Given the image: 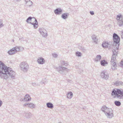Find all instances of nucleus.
I'll return each instance as SVG.
<instances>
[{
	"instance_id": "1",
	"label": "nucleus",
	"mask_w": 123,
	"mask_h": 123,
	"mask_svg": "<svg viewBox=\"0 0 123 123\" xmlns=\"http://www.w3.org/2000/svg\"><path fill=\"white\" fill-rule=\"evenodd\" d=\"M16 73L12 68L8 67L1 61H0V78L6 80L9 77L8 75L12 79H15Z\"/></svg>"
},
{
	"instance_id": "2",
	"label": "nucleus",
	"mask_w": 123,
	"mask_h": 123,
	"mask_svg": "<svg viewBox=\"0 0 123 123\" xmlns=\"http://www.w3.org/2000/svg\"><path fill=\"white\" fill-rule=\"evenodd\" d=\"M113 38L114 42L113 46H114V47L112 48L113 54L111 61V63H113L116 59L120 45V38L118 35L116 33H114L113 35Z\"/></svg>"
},
{
	"instance_id": "3",
	"label": "nucleus",
	"mask_w": 123,
	"mask_h": 123,
	"mask_svg": "<svg viewBox=\"0 0 123 123\" xmlns=\"http://www.w3.org/2000/svg\"><path fill=\"white\" fill-rule=\"evenodd\" d=\"M61 66L59 67H56L55 68L56 70L59 73L62 75H65L68 71L67 68L63 67V66H67L68 65V63L67 61H60Z\"/></svg>"
},
{
	"instance_id": "4",
	"label": "nucleus",
	"mask_w": 123,
	"mask_h": 123,
	"mask_svg": "<svg viewBox=\"0 0 123 123\" xmlns=\"http://www.w3.org/2000/svg\"><path fill=\"white\" fill-rule=\"evenodd\" d=\"M112 96L115 95L113 98H117L118 99H121L123 98V90L122 91L119 89H113L111 93Z\"/></svg>"
},
{
	"instance_id": "5",
	"label": "nucleus",
	"mask_w": 123,
	"mask_h": 123,
	"mask_svg": "<svg viewBox=\"0 0 123 123\" xmlns=\"http://www.w3.org/2000/svg\"><path fill=\"white\" fill-rule=\"evenodd\" d=\"M20 67L21 70L24 72H26L29 69V66L28 64L25 62H22L20 64Z\"/></svg>"
},
{
	"instance_id": "6",
	"label": "nucleus",
	"mask_w": 123,
	"mask_h": 123,
	"mask_svg": "<svg viewBox=\"0 0 123 123\" xmlns=\"http://www.w3.org/2000/svg\"><path fill=\"white\" fill-rule=\"evenodd\" d=\"M20 47L18 46H16L10 49L8 51L7 53L10 55L14 54L16 53L17 52L19 51Z\"/></svg>"
},
{
	"instance_id": "7",
	"label": "nucleus",
	"mask_w": 123,
	"mask_h": 123,
	"mask_svg": "<svg viewBox=\"0 0 123 123\" xmlns=\"http://www.w3.org/2000/svg\"><path fill=\"white\" fill-rule=\"evenodd\" d=\"M123 18L121 14L117 16L116 18L118 20L117 24L119 26H123V19L122 18Z\"/></svg>"
},
{
	"instance_id": "8",
	"label": "nucleus",
	"mask_w": 123,
	"mask_h": 123,
	"mask_svg": "<svg viewBox=\"0 0 123 123\" xmlns=\"http://www.w3.org/2000/svg\"><path fill=\"white\" fill-rule=\"evenodd\" d=\"M38 31L43 37L46 38L48 36L47 32L44 28H39Z\"/></svg>"
},
{
	"instance_id": "9",
	"label": "nucleus",
	"mask_w": 123,
	"mask_h": 123,
	"mask_svg": "<svg viewBox=\"0 0 123 123\" xmlns=\"http://www.w3.org/2000/svg\"><path fill=\"white\" fill-rule=\"evenodd\" d=\"M100 76L102 79L107 80L109 77V75L105 71H102L101 73Z\"/></svg>"
},
{
	"instance_id": "10",
	"label": "nucleus",
	"mask_w": 123,
	"mask_h": 123,
	"mask_svg": "<svg viewBox=\"0 0 123 123\" xmlns=\"http://www.w3.org/2000/svg\"><path fill=\"white\" fill-rule=\"evenodd\" d=\"M113 112L112 110V109H108V110L107 111V112L105 114L108 118H111L114 116Z\"/></svg>"
},
{
	"instance_id": "11",
	"label": "nucleus",
	"mask_w": 123,
	"mask_h": 123,
	"mask_svg": "<svg viewBox=\"0 0 123 123\" xmlns=\"http://www.w3.org/2000/svg\"><path fill=\"white\" fill-rule=\"evenodd\" d=\"M23 106L24 107L25 106L33 109L35 107V105L32 103H26L24 104Z\"/></svg>"
},
{
	"instance_id": "12",
	"label": "nucleus",
	"mask_w": 123,
	"mask_h": 123,
	"mask_svg": "<svg viewBox=\"0 0 123 123\" xmlns=\"http://www.w3.org/2000/svg\"><path fill=\"white\" fill-rule=\"evenodd\" d=\"M62 10L61 8H58L54 10V12L56 14L59 15L62 13Z\"/></svg>"
},
{
	"instance_id": "13",
	"label": "nucleus",
	"mask_w": 123,
	"mask_h": 123,
	"mask_svg": "<svg viewBox=\"0 0 123 123\" xmlns=\"http://www.w3.org/2000/svg\"><path fill=\"white\" fill-rule=\"evenodd\" d=\"M33 18L34 19V20L35 21L34 22H35V23H31V22H30V23L32 25H33V27L35 29H36L37 28L38 26V22H37V20L36 19V18H34L33 17Z\"/></svg>"
},
{
	"instance_id": "14",
	"label": "nucleus",
	"mask_w": 123,
	"mask_h": 123,
	"mask_svg": "<svg viewBox=\"0 0 123 123\" xmlns=\"http://www.w3.org/2000/svg\"><path fill=\"white\" fill-rule=\"evenodd\" d=\"M37 62L39 64H43L45 62L44 59L42 57H39L37 60Z\"/></svg>"
},
{
	"instance_id": "15",
	"label": "nucleus",
	"mask_w": 123,
	"mask_h": 123,
	"mask_svg": "<svg viewBox=\"0 0 123 123\" xmlns=\"http://www.w3.org/2000/svg\"><path fill=\"white\" fill-rule=\"evenodd\" d=\"M31 98L30 95L28 94H26L24 98V99L25 101H29L31 100Z\"/></svg>"
},
{
	"instance_id": "16",
	"label": "nucleus",
	"mask_w": 123,
	"mask_h": 123,
	"mask_svg": "<svg viewBox=\"0 0 123 123\" xmlns=\"http://www.w3.org/2000/svg\"><path fill=\"white\" fill-rule=\"evenodd\" d=\"M92 38L93 40V42L97 44L98 42V39L97 38L96 36L95 35L93 34L92 36Z\"/></svg>"
},
{
	"instance_id": "17",
	"label": "nucleus",
	"mask_w": 123,
	"mask_h": 123,
	"mask_svg": "<svg viewBox=\"0 0 123 123\" xmlns=\"http://www.w3.org/2000/svg\"><path fill=\"white\" fill-rule=\"evenodd\" d=\"M111 109V108H108L105 106L104 105L102 106L101 108V110L103 112L105 113L107 112V111L108 110V109Z\"/></svg>"
},
{
	"instance_id": "18",
	"label": "nucleus",
	"mask_w": 123,
	"mask_h": 123,
	"mask_svg": "<svg viewBox=\"0 0 123 123\" xmlns=\"http://www.w3.org/2000/svg\"><path fill=\"white\" fill-rule=\"evenodd\" d=\"M69 14L67 13H64L62 14L61 17L62 18L65 19L67 18L68 17Z\"/></svg>"
},
{
	"instance_id": "19",
	"label": "nucleus",
	"mask_w": 123,
	"mask_h": 123,
	"mask_svg": "<svg viewBox=\"0 0 123 123\" xmlns=\"http://www.w3.org/2000/svg\"><path fill=\"white\" fill-rule=\"evenodd\" d=\"M46 105L48 108L50 109H52L54 107L53 105L51 103L49 102L46 104Z\"/></svg>"
},
{
	"instance_id": "20",
	"label": "nucleus",
	"mask_w": 123,
	"mask_h": 123,
	"mask_svg": "<svg viewBox=\"0 0 123 123\" xmlns=\"http://www.w3.org/2000/svg\"><path fill=\"white\" fill-rule=\"evenodd\" d=\"M100 62L101 65L104 66H105L108 64L107 62L105 60H101Z\"/></svg>"
},
{
	"instance_id": "21",
	"label": "nucleus",
	"mask_w": 123,
	"mask_h": 123,
	"mask_svg": "<svg viewBox=\"0 0 123 123\" xmlns=\"http://www.w3.org/2000/svg\"><path fill=\"white\" fill-rule=\"evenodd\" d=\"M108 43H109L107 42H106L104 41L103 42L102 45V46L103 48H106L108 44Z\"/></svg>"
},
{
	"instance_id": "22",
	"label": "nucleus",
	"mask_w": 123,
	"mask_h": 123,
	"mask_svg": "<svg viewBox=\"0 0 123 123\" xmlns=\"http://www.w3.org/2000/svg\"><path fill=\"white\" fill-rule=\"evenodd\" d=\"M115 84L117 86L120 85H123V82L121 81H116Z\"/></svg>"
},
{
	"instance_id": "23",
	"label": "nucleus",
	"mask_w": 123,
	"mask_h": 123,
	"mask_svg": "<svg viewBox=\"0 0 123 123\" xmlns=\"http://www.w3.org/2000/svg\"><path fill=\"white\" fill-rule=\"evenodd\" d=\"M47 81L45 78L43 79L42 81L40 82L41 84H47Z\"/></svg>"
},
{
	"instance_id": "24",
	"label": "nucleus",
	"mask_w": 123,
	"mask_h": 123,
	"mask_svg": "<svg viewBox=\"0 0 123 123\" xmlns=\"http://www.w3.org/2000/svg\"><path fill=\"white\" fill-rule=\"evenodd\" d=\"M73 95V93L71 92L68 93L67 94V98H71L72 97Z\"/></svg>"
},
{
	"instance_id": "25",
	"label": "nucleus",
	"mask_w": 123,
	"mask_h": 123,
	"mask_svg": "<svg viewBox=\"0 0 123 123\" xmlns=\"http://www.w3.org/2000/svg\"><path fill=\"white\" fill-rule=\"evenodd\" d=\"M101 58V56L100 55H97L96 58L94 59V61H99Z\"/></svg>"
},
{
	"instance_id": "26",
	"label": "nucleus",
	"mask_w": 123,
	"mask_h": 123,
	"mask_svg": "<svg viewBox=\"0 0 123 123\" xmlns=\"http://www.w3.org/2000/svg\"><path fill=\"white\" fill-rule=\"evenodd\" d=\"M115 104L117 106H119L121 105V102L119 101H116L114 102Z\"/></svg>"
},
{
	"instance_id": "27",
	"label": "nucleus",
	"mask_w": 123,
	"mask_h": 123,
	"mask_svg": "<svg viewBox=\"0 0 123 123\" xmlns=\"http://www.w3.org/2000/svg\"><path fill=\"white\" fill-rule=\"evenodd\" d=\"M79 48L80 50L84 52H85L86 51L85 48L83 46H79Z\"/></svg>"
},
{
	"instance_id": "28",
	"label": "nucleus",
	"mask_w": 123,
	"mask_h": 123,
	"mask_svg": "<svg viewBox=\"0 0 123 123\" xmlns=\"http://www.w3.org/2000/svg\"><path fill=\"white\" fill-rule=\"evenodd\" d=\"M25 2H26V3H28L27 5L29 6H31L33 4V3L31 1H30V0H28L27 1L25 0Z\"/></svg>"
},
{
	"instance_id": "29",
	"label": "nucleus",
	"mask_w": 123,
	"mask_h": 123,
	"mask_svg": "<svg viewBox=\"0 0 123 123\" xmlns=\"http://www.w3.org/2000/svg\"><path fill=\"white\" fill-rule=\"evenodd\" d=\"M112 46L114 47H114V46H113V45H112V43H111L109 42L108 43V44L107 45V46L106 48H108L109 49H111Z\"/></svg>"
},
{
	"instance_id": "30",
	"label": "nucleus",
	"mask_w": 123,
	"mask_h": 123,
	"mask_svg": "<svg viewBox=\"0 0 123 123\" xmlns=\"http://www.w3.org/2000/svg\"><path fill=\"white\" fill-rule=\"evenodd\" d=\"M25 117L27 118H29L31 116V114L30 113H25Z\"/></svg>"
},
{
	"instance_id": "31",
	"label": "nucleus",
	"mask_w": 123,
	"mask_h": 123,
	"mask_svg": "<svg viewBox=\"0 0 123 123\" xmlns=\"http://www.w3.org/2000/svg\"><path fill=\"white\" fill-rule=\"evenodd\" d=\"M75 54L78 57L81 56L82 54L80 52H76Z\"/></svg>"
},
{
	"instance_id": "32",
	"label": "nucleus",
	"mask_w": 123,
	"mask_h": 123,
	"mask_svg": "<svg viewBox=\"0 0 123 123\" xmlns=\"http://www.w3.org/2000/svg\"><path fill=\"white\" fill-rule=\"evenodd\" d=\"M32 18L31 17V16L29 17L28 18L26 19V22L27 23H30V22H29L28 21L29 20V21L31 20V19H32Z\"/></svg>"
},
{
	"instance_id": "33",
	"label": "nucleus",
	"mask_w": 123,
	"mask_h": 123,
	"mask_svg": "<svg viewBox=\"0 0 123 123\" xmlns=\"http://www.w3.org/2000/svg\"><path fill=\"white\" fill-rule=\"evenodd\" d=\"M2 20L0 19V28L4 26V25L2 23Z\"/></svg>"
},
{
	"instance_id": "34",
	"label": "nucleus",
	"mask_w": 123,
	"mask_h": 123,
	"mask_svg": "<svg viewBox=\"0 0 123 123\" xmlns=\"http://www.w3.org/2000/svg\"><path fill=\"white\" fill-rule=\"evenodd\" d=\"M52 55L53 57L55 58H56L58 56V55L56 53H53Z\"/></svg>"
},
{
	"instance_id": "35",
	"label": "nucleus",
	"mask_w": 123,
	"mask_h": 123,
	"mask_svg": "<svg viewBox=\"0 0 123 123\" xmlns=\"http://www.w3.org/2000/svg\"><path fill=\"white\" fill-rule=\"evenodd\" d=\"M112 65V66H113L114 67H117L116 63L115 62H114V63H113Z\"/></svg>"
},
{
	"instance_id": "36",
	"label": "nucleus",
	"mask_w": 123,
	"mask_h": 123,
	"mask_svg": "<svg viewBox=\"0 0 123 123\" xmlns=\"http://www.w3.org/2000/svg\"><path fill=\"white\" fill-rule=\"evenodd\" d=\"M90 13L91 15H93L94 14V12L93 11H90Z\"/></svg>"
},
{
	"instance_id": "37",
	"label": "nucleus",
	"mask_w": 123,
	"mask_h": 123,
	"mask_svg": "<svg viewBox=\"0 0 123 123\" xmlns=\"http://www.w3.org/2000/svg\"><path fill=\"white\" fill-rule=\"evenodd\" d=\"M111 68L113 70H114L117 69L116 67H114L113 66L111 67Z\"/></svg>"
},
{
	"instance_id": "38",
	"label": "nucleus",
	"mask_w": 123,
	"mask_h": 123,
	"mask_svg": "<svg viewBox=\"0 0 123 123\" xmlns=\"http://www.w3.org/2000/svg\"><path fill=\"white\" fill-rule=\"evenodd\" d=\"M20 101H25V100L24 99V98H21L20 100Z\"/></svg>"
},
{
	"instance_id": "39",
	"label": "nucleus",
	"mask_w": 123,
	"mask_h": 123,
	"mask_svg": "<svg viewBox=\"0 0 123 123\" xmlns=\"http://www.w3.org/2000/svg\"><path fill=\"white\" fill-rule=\"evenodd\" d=\"M32 86H35L36 85V84L35 83H32Z\"/></svg>"
},
{
	"instance_id": "40",
	"label": "nucleus",
	"mask_w": 123,
	"mask_h": 123,
	"mask_svg": "<svg viewBox=\"0 0 123 123\" xmlns=\"http://www.w3.org/2000/svg\"><path fill=\"white\" fill-rule=\"evenodd\" d=\"M3 104V103L1 100H0V107Z\"/></svg>"
},
{
	"instance_id": "41",
	"label": "nucleus",
	"mask_w": 123,
	"mask_h": 123,
	"mask_svg": "<svg viewBox=\"0 0 123 123\" xmlns=\"http://www.w3.org/2000/svg\"><path fill=\"white\" fill-rule=\"evenodd\" d=\"M122 34L121 35L122 38L123 39V31L122 32Z\"/></svg>"
},
{
	"instance_id": "42",
	"label": "nucleus",
	"mask_w": 123,
	"mask_h": 123,
	"mask_svg": "<svg viewBox=\"0 0 123 123\" xmlns=\"http://www.w3.org/2000/svg\"><path fill=\"white\" fill-rule=\"evenodd\" d=\"M17 1H20V0H16Z\"/></svg>"
},
{
	"instance_id": "43",
	"label": "nucleus",
	"mask_w": 123,
	"mask_h": 123,
	"mask_svg": "<svg viewBox=\"0 0 123 123\" xmlns=\"http://www.w3.org/2000/svg\"><path fill=\"white\" fill-rule=\"evenodd\" d=\"M12 41H13L14 42V40H13H13H12Z\"/></svg>"
},
{
	"instance_id": "44",
	"label": "nucleus",
	"mask_w": 123,
	"mask_h": 123,
	"mask_svg": "<svg viewBox=\"0 0 123 123\" xmlns=\"http://www.w3.org/2000/svg\"><path fill=\"white\" fill-rule=\"evenodd\" d=\"M58 123H61V122H59Z\"/></svg>"
}]
</instances>
